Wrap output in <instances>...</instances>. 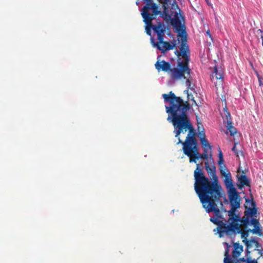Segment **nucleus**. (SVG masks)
Returning a JSON list of instances; mask_svg holds the SVG:
<instances>
[{
    "label": "nucleus",
    "mask_w": 263,
    "mask_h": 263,
    "mask_svg": "<svg viewBox=\"0 0 263 263\" xmlns=\"http://www.w3.org/2000/svg\"><path fill=\"white\" fill-rule=\"evenodd\" d=\"M162 97L164 102L168 103V105L165 106L168 114L167 120L174 126L175 137L178 139L177 144H182L183 153L190 158V162L196 163L197 160L202 159V156L198 152L194 129L188 116L189 103L184 102L172 91L163 94Z\"/></svg>",
    "instance_id": "nucleus-1"
},
{
    "label": "nucleus",
    "mask_w": 263,
    "mask_h": 263,
    "mask_svg": "<svg viewBox=\"0 0 263 263\" xmlns=\"http://www.w3.org/2000/svg\"><path fill=\"white\" fill-rule=\"evenodd\" d=\"M196 166L194 172L195 190L206 212H214L215 217H211L210 221L217 225L219 237L227 236L233 229L231 225H228L227 219L223 217L216 203L221 197V187L217 182L211 181L205 177L199 164H197Z\"/></svg>",
    "instance_id": "nucleus-2"
},
{
    "label": "nucleus",
    "mask_w": 263,
    "mask_h": 263,
    "mask_svg": "<svg viewBox=\"0 0 263 263\" xmlns=\"http://www.w3.org/2000/svg\"><path fill=\"white\" fill-rule=\"evenodd\" d=\"M181 44L180 51L177 49L175 54L177 57L176 67L171 68V64L164 60H158L155 64L156 68L158 71L160 70L167 72L172 79L178 80V79L184 77L186 72L189 73L190 70L189 62L190 60V52L189 47L187 44L186 35L182 34L181 36Z\"/></svg>",
    "instance_id": "nucleus-3"
},
{
    "label": "nucleus",
    "mask_w": 263,
    "mask_h": 263,
    "mask_svg": "<svg viewBox=\"0 0 263 263\" xmlns=\"http://www.w3.org/2000/svg\"><path fill=\"white\" fill-rule=\"evenodd\" d=\"M229 199L231 209L229 211L224 210V212L228 213V225L234 226L238 224L239 220V216L235 214V211L240 207V197H229Z\"/></svg>",
    "instance_id": "nucleus-4"
},
{
    "label": "nucleus",
    "mask_w": 263,
    "mask_h": 263,
    "mask_svg": "<svg viewBox=\"0 0 263 263\" xmlns=\"http://www.w3.org/2000/svg\"><path fill=\"white\" fill-rule=\"evenodd\" d=\"M164 37H162V41L155 42L154 37L151 38V42L154 47L157 48L161 51V53L164 54L166 51L172 50L176 47L177 44L176 40L173 39L171 42L164 41Z\"/></svg>",
    "instance_id": "nucleus-5"
},
{
    "label": "nucleus",
    "mask_w": 263,
    "mask_h": 263,
    "mask_svg": "<svg viewBox=\"0 0 263 263\" xmlns=\"http://www.w3.org/2000/svg\"><path fill=\"white\" fill-rule=\"evenodd\" d=\"M221 116L223 119V122L226 124V126L227 130L230 133L231 136H234L237 132L236 128L233 126V123L231 118L230 113L228 111L227 107L223 108V112Z\"/></svg>",
    "instance_id": "nucleus-6"
},
{
    "label": "nucleus",
    "mask_w": 263,
    "mask_h": 263,
    "mask_svg": "<svg viewBox=\"0 0 263 263\" xmlns=\"http://www.w3.org/2000/svg\"><path fill=\"white\" fill-rule=\"evenodd\" d=\"M231 226H232L233 230L231 232L228 233L227 236L232 238L234 237L237 234H240L241 238L243 239V240H248L247 237L249 235V232H250V229L242 230L239 224L234 226L231 225Z\"/></svg>",
    "instance_id": "nucleus-7"
},
{
    "label": "nucleus",
    "mask_w": 263,
    "mask_h": 263,
    "mask_svg": "<svg viewBox=\"0 0 263 263\" xmlns=\"http://www.w3.org/2000/svg\"><path fill=\"white\" fill-rule=\"evenodd\" d=\"M220 172L223 176H226L225 184L227 187L229 189V197H239L240 196L238 193L233 185L232 179L230 177L228 176L224 171L221 170Z\"/></svg>",
    "instance_id": "nucleus-8"
},
{
    "label": "nucleus",
    "mask_w": 263,
    "mask_h": 263,
    "mask_svg": "<svg viewBox=\"0 0 263 263\" xmlns=\"http://www.w3.org/2000/svg\"><path fill=\"white\" fill-rule=\"evenodd\" d=\"M200 143L204 148L203 152L202 154V159L208 160V159L209 158V153L210 156H212V146L210 145L207 139L205 138L204 133L203 132V133H200Z\"/></svg>",
    "instance_id": "nucleus-9"
},
{
    "label": "nucleus",
    "mask_w": 263,
    "mask_h": 263,
    "mask_svg": "<svg viewBox=\"0 0 263 263\" xmlns=\"http://www.w3.org/2000/svg\"><path fill=\"white\" fill-rule=\"evenodd\" d=\"M245 206L246 209H247L244 213L245 216L250 218L256 214L257 209L255 208L256 203L253 199H252L251 201L249 198H246Z\"/></svg>",
    "instance_id": "nucleus-10"
},
{
    "label": "nucleus",
    "mask_w": 263,
    "mask_h": 263,
    "mask_svg": "<svg viewBox=\"0 0 263 263\" xmlns=\"http://www.w3.org/2000/svg\"><path fill=\"white\" fill-rule=\"evenodd\" d=\"M152 29L154 32L157 34L158 40L162 41V37H164L165 32V28L163 23L159 22L157 25H153Z\"/></svg>",
    "instance_id": "nucleus-11"
},
{
    "label": "nucleus",
    "mask_w": 263,
    "mask_h": 263,
    "mask_svg": "<svg viewBox=\"0 0 263 263\" xmlns=\"http://www.w3.org/2000/svg\"><path fill=\"white\" fill-rule=\"evenodd\" d=\"M237 178L239 184H237L238 189H242L246 185L250 186V182L249 179L246 176L243 171H242L241 175H237Z\"/></svg>",
    "instance_id": "nucleus-12"
},
{
    "label": "nucleus",
    "mask_w": 263,
    "mask_h": 263,
    "mask_svg": "<svg viewBox=\"0 0 263 263\" xmlns=\"http://www.w3.org/2000/svg\"><path fill=\"white\" fill-rule=\"evenodd\" d=\"M223 71L221 67H218L215 66L214 67V72L212 74V79L215 77L216 80H220V83H221L223 80Z\"/></svg>",
    "instance_id": "nucleus-13"
},
{
    "label": "nucleus",
    "mask_w": 263,
    "mask_h": 263,
    "mask_svg": "<svg viewBox=\"0 0 263 263\" xmlns=\"http://www.w3.org/2000/svg\"><path fill=\"white\" fill-rule=\"evenodd\" d=\"M234 249L232 252V257L234 259H237L243 251V247L239 243H233Z\"/></svg>",
    "instance_id": "nucleus-14"
},
{
    "label": "nucleus",
    "mask_w": 263,
    "mask_h": 263,
    "mask_svg": "<svg viewBox=\"0 0 263 263\" xmlns=\"http://www.w3.org/2000/svg\"><path fill=\"white\" fill-rule=\"evenodd\" d=\"M223 245L226 246L223 262L224 263H233V261L229 255V249L231 247V246L227 242H224Z\"/></svg>",
    "instance_id": "nucleus-15"
},
{
    "label": "nucleus",
    "mask_w": 263,
    "mask_h": 263,
    "mask_svg": "<svg viewBox=\"0 0 263 263\" xmlns=\"http://www.w3.org/2000/svg\"><path fill=\"white\" fill-rule=\"evenodd\" d=\"M238 224H239L240 226H242L244 229H246L250 224V218L245 216V214H244V216L241 218L239 216Z\"/></svg>",
    "instance_id": "nucleus-16"
},
{
    "label": "nucleus",
    "mask_w": 263,
    "mask_h": 263,
    "mask_svg": "<svg viewBox=\"0 0 263 263\" xmlns=\"http://www.w3.org/2000/svg\"><path fill=\"white\" fill-rule=\"evenodd\" d=\"M254 228L253 229H250V232L253 234H257L258 236H261L263 235V232L262 228L260 225H257L256 226L254 227Z\"/></svg>",
    "instance_id": "nucleus-17"
},
{
    "label": "nucleus",
    "mask_w": 263,
    "mask_h": 263,
    "mask_svg": "<svg viewBox=\"0 0 263 263\" xmlns=\"http://www.w3.org/2000/svg\"><path fill=\"white\" fill-rule=\"evenodd\" d=\"M190 73H191V69H190V70L189 71V73H187V72H185L184 74V77H181V78H179L178 80H182V79H185L186 80L185 83H186V86L189 88L190 87L191 84V80H190V77H191Z\"/></svg>",
    "instance_id": "nucleus-18"
},
{
    "label": "nucleus",
    "mask_w": 263,
    "mask_h": 263,
    "mask_svg": "<svg viewBox=\"0 0 263 263\" xmlns=\"http://www.w3.org/2000/svg\"><path fill=\"white\" fill-rule=\"evenodd\" d=\"M205 167L206 170L211 174L215 175V167H210L208 162H205Z\"/></svg>",
    "instance_id": "nucleus-19"
},
{
    "label": "nucleus",
    "mask_w": 263,
    "mask_h": 263,
    "mask_svg": "<svg viewBox=\"0 0 263 263\" xmlns=\"http://www.w3.org/2000/svg\"><path fill=\"white\" fill-rule=\"evenodd\" d=\"M243 242L245 243V245L247 246V255L250 253V252L248 250L249 249H251L253 247V243L251 242L250 240H243Z\"/></svg>",
    "instance_id": "nucleus-20"
},
{
    "label": "nucleus",
    "mask_w": 263,
    "mask_h": 263,
    "mask_svg": "<svg viewBox=\"0 0 263 263\" xmlns=\"http://www.w3.org/2000/svg\"><path fill=\"white\" fill-rule=\"evenodd\" d=\"M250 240L251 242L253 243V245H255L256 248L261 247V245L258 242V240H256L254 237H251Z\"/></svg>",
    "instance_id": "nucleus-21"
},
{
    "label": "nucleus",
    "mask_w": 263,
    "mask_h": 263,
    "mask_svg": "<svg viewBox=\"0 0 263 263\" xmlns=\"http://www.w3.org/2000/svg\"><path fill=\"white\" fill-rule=\"evenodd\" d=\"M250 223L254 227L256 226L257 225H260L259 220L255 218H253L251 220L250 219Z\"/></svg>",
    "instance_id": "nucleus-22"
},
{
    "label": "nucleus",
    "mask_w": 263,
    "mask_h": 263,
    "mask_svg": "<svg viewBox=\"0 0 263 263\" xmlns=\"http://www.w3.org/2000/svg\"><path fill=\"white\" fill-rule=\"evenodd\" d=\"M236 143H235L234 144V145L233 146V147L232 148V151L234 152L235 155H236L237 157H238L239 156V155H238V151L236 149Z\"/></svg>",
    "instance_id": "nucleus-23"
},
{
    "label": "nucleus",
    "mask_w": 263,
    "mask_h": 263,
    "mask_svg": "<svg viewBox=\"0 0 263 263\" xmlns=\"http://www.w3.org/2000/svg\"><path fill=\"white\" fill-rule=\"evenodd\" d=\"M247 263H258L257 260L255 259L252 260L251 259L250 257H248L247 258Z\"/></svg>",
    "instance_id": "nucleus-24"
},
{
    "label": "nucleus",
    "mask_w": 263,
    "mask_h": 263,
    "mask_svg": "<svg viewBox=\"0 0 263 263\" xmlns=\"http://www.w3.org/2000/svg\"><path fill=\"white\" fill-rule=\"evenodd\" d=\"M223 163H224V160H223V158H219V160L218 161V163L219 164V165L221 167V165L222 164H223Z\"/></svg>",
    "instance_id": "nucleus-25"
},
{
    "label": "nucleus",
    "mask_w": 263,
    "mask_h": 263,
    "mask_svg": "<svg viewBox=\"0 0 263 263\" xmlns=\"http://www.w3.org/2000/svg\"><path fill=\"white\" fill-rule=\"evenodd\" d=\"M239 261L246 262L247 263V259H245L244 257L240 258L236 262H238Z\"/></svg>",
    "instance_id": "nucleus-26"
},
{
    "label": "nucleus",
    "mask_w": 263,
    "mask_h": 263,
    "mask_svg": "<svg viewBox=\"0 0 263 263\" xmlns=\"http://www.w3.org/2000/svg\"><path fill=\"white\" fill-rule=\"evenodd\" d=\"M219 158H223V155H222V152L220 150L219 152Z\"/></svg>",
    "instance_id": "nucleus-27"
},
{
    "label": "nucleus",
    "mask_w": 263,
    "mask_h": 263,
    "mask_svg": "<svg viewBox=\"0 0 263 263\" xmlns=\"http://www.w3.org/2000/svg\"><path fill=\"white\" fill-rule=\"evenodd\" d=\"M206 33H207L208 34H209L210 36L211 35V34H210V31H209V30H208V31H206Z\"/></svg>",
    "instance_id": "nucleus-28"
},
{
    "label": "nucleus",
    "mask_w": 263,
    "mask_h": 263,
    "mask_svg": "<svg viewBox=\"0 0 263 263\" xmlns=\"http://www.w3.org/2000/svg\"><path fill=\"white\" fill-rule=\"evenodd\" d=\"M193 101L196 104V105H197V103H196V101L195 100H193Z\"/></svg>",
    "instance_id": "nucleus-29"
},
{
    "label": "nucleus",
    "mask_w": 263,
    "mask_h": 263,
    "mask_svg": "<svg viewBox=\"0 0 263 263\" xmlns=\"http://www.w3.org/2000/svg\"><path fill=\"white\" fill-rule=\"evenodd\" d=\"M257 250L259 252V253H260V251L259 250L257 249Z\"/></svg>",
    "instance_id": "nucleus-30"
},
{
    "label": "nucleus",
    "mask_w": 263,
    "mask_h": 263,
    "mask_svg": "<svg viewBox=\"0 0 263 263\" xmlns=\"http://www.w3.org/2000/svg\"><path fill=\"white\" fill-rule=\"evenodd\" d=\"M220 204L221 205H222V203L221 201H220Z\"/></svg>",
    "instance_id": "nucleus-31"
},
{
    "label": "nucleus",
    "mask_w": 263,
    "mask_h": 263,
    "mask_svg": "<svg viewBox=\"0 0 263 263\" xmlns=\"http://www.w3.org/2000/svg\"><path fill=\"white\" fill-rule=\"evenodd\" d=\"M205 1H206L207 3H208V0H205Z\"/></svg>",
    "instance_id": "nucleus-32"
}]
</instances>
